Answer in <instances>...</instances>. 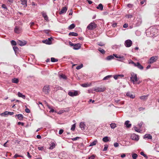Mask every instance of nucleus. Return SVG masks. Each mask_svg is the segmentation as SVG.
Listing matches in <instances>:
<instances>
[{"label": "nucleus", "mask_w": 159, "mask_h": 159, "mask_svg": "<svg viewBox=\"0 0 159 159\" xmlns=\"http://www.w3.org/2000/svg\"><path fill=\"white\" fill-rule=\"evenodd\" d=\"M131 76L130 77V80L132 82L133 84H135V82L138 81L137 75L134 73H131Z\"/></svg>", "instance_id": "nucleus-1"}, {"label": "nucleus", "mask_w": 159, "mask_h": 159, "mask_svg": "<svg viewBox=\"0 0 159 159\" xmlns=\"http://www.w3.org/2000/svg\"><path fill=\"white\" fill-rule=\"evenodd\" d=\"M97 24L94 22H91L87 27V29L90 30H94L97 27Z\"/></svg>", "instance_id": "nucleus-2"}, {"label": "nucleus", "mask_w": 159, "mask_h": 159, "mask_svg": "<svg viewBox=\"0 0 159 159\" xmlns=\"http://www.w3.org/2000/svg\"><path fill=\"white\" fill-rule=\"evenodd\" d=\"M158 58L157 56H153L151 57L148 61V64H152L155 62H156Z\"/></svg>", "instance_id": "nucleus-3"}, {"label": "nucleus", "mask_w": 159, "mask_h": 159, "mask_svg": "<svg viewBox=\"0 0 159 159\" xmlns=\"http://www.w3.org/2000/svg\"><path fill=\"white\" fill-rule=\"evenodd\" d=\"M79 92L78 91H75L74 92L70 91L68 93V94L71 97L76 96L79 94Z\"/></svg>", "instance_id": "nucleus-4"}, {"label": "nucleus", "mask_w": 159, "mask_h": 159, "mask_svg": "<svg viewBox=\"0 0 159 159\" xmlns=\"http://www.w3.org/2000/svg\"><path fill=\"white\" fill-rule=\"evenodd\" d=\"M106 89V88L104 87H97L96 88H93L94 91L98 92H103Z\"/></svg>", "instance_id": "nucleus-5"}, {"label": "nucleus", "mask_w": 159, "mask_h": 159, "mask_svg": "<svg viewBox=\"0 0 159 159\" xmlns=\"http://www.w3.org/2000/svg\"><path fill=\"white\" fill-rule=\"evenodd\" d=\"M132 44V41L130 39L127 40L125 42V46L126 47H130Z\"/></svg>", "instance_id": "nucleus-6"}, {"label": "nucleus", "mask_w": 159, "mask_h": 159, "mask_svg": "<svg viewBox=\"0 0 159 159\" xmlns=\"http://www.w3.org/2000/svg\"><path fill=\"white\" fill-rule=\"evenodd\" d=\"M49 85H46L43 87V91L45 94H47L49 93Z\"/></svg>", "instance_id": "nucleus-7"}, {"label": "nucleus", "mask_w": 159, "mask_h": 159, "mask_svg": "<svg viewBox=\"0 0 159 159\" xmlns=\"http://www.w3.org/2000/svg\"><path fill=\"white\" fill-rule=\"evenodd\" d=\"M52 38L51 37L48 38V39L43 40L42 42L47 44H52Z\"/></svg>", "instance_id": "nucleus-8"}, {"label": "nucleus", "mask_w": 159, "mask_h": 159, "mask_svg": "<svg viewBox=\"0 0 159 159\" xmlns=\"http://www.w3.org/2000/svg\"><path fill=\"white\" fill-rule=\"evenodd\" d=\"M130 137L133 140L138 141L139 139L138 136L135 134H132Z\"/></svg>", "instance_id": "nucleus-9"}, {"label": "nucleus", "mask_w": 159, "mask_h": 159, "mask_svg": "<svg viewBox=\"0 0 159 159\" xmlns=\"http://www.w3.org/2000/svg\"><path fill=\"white\" fill-rule=\"evenodd\" d=\"M14 30L15 33L19 34L21 32V30L20 27L16 26Z\"/></svg>", "instance_id": "nucleus-10"}, {"label": "nucleus", "mask_w": 159, "mask_h": 159, "mask_svg": "<svg viewBox=\"0 0 159 159\" xmlns=\"http://www.w3.org/2000/svg\"><path fill=\"white\" fill-rule=\"evenodd\" d=\"M27 43V42L25 41H21L20 40L17 41V43L20 46H23L25 45Z\"/></svg>", "instance_id": "nucleus-11"}, {"label": "nucleus", "mask_w": 159, "mask_h": 159, "mask_svg": "<svg viewBox=\"0 0 159 159\" xmlns=\"http://www.w3.org/2000/svg\"><path fill=\"white\" fill-rule=\"evenodd\" d=\"M42 14L43 17H44V20H46V21H48V16L46 15V13L44 11H43L42 12Z\"/></svg>", "instance_id": "nucleus-12"}, {"label": "nucleus", "mask_w": 159, "mask_h": 159, "mask_svg": "<svg viewBox=\"0 0 159 159\" xmlns=\"http://www.w3.org/2000/svg\"><path fill=\"white\" fill-rule=\"evenodd\" d=\"M67 10V8L66 7H63L61 11L59 12L60 14H62L65 13L66 12Z\"/></svg>", "instance_id": "nucleus-13"}, {"label": "nucleus", "mask_w": 159, "mask_h": 159, "mask_svg": "<svg viewBox=\"0 0 159 159\" xmlns=\"http://www.w3.org/2000/svg\"><path fill=\"white\" fill-rule=\"evenodd\" d=\"M81 47V44L79 43L76 44L74 45L73 48L75 50H78Z\"/></svg>", "instance_id": "nucleus-14"}, {"label": "nucleus", "mask_w": 159, "mask_h": 159, "mask_svg": "<svg viewBox=\"0 0 159 159\" xmlns=\"http://www.w3.org/2000/svg\"><path fill=\"white\" fill-rule=\"evenodd\" d=\"M135 67H137L140 70H143V67L138 62L136 63V66H135Z\"/></svg>", "instance_id": "nucleus-15"}, {"label": "nucleus", "mask_w": 159, "mask_h": 159, "mask_svg": "<svg viewBox=\"0 0 159 159\" xmlns=\"http://www.w3.org/2000/svg\"><path fill=\"white\" fill-rule=\"evenodd\" d=\"M124 76V75H114V78L115 80H116L120 78L123 77Z\"/></svg>", "instance_id": "nucleus-16"}, {"label": "nucleus", "mask_w": 159, "mask_h": 159, "mask_svg": "<svg viewBox=\"0 0 159 159\" xmlns=\"http://www.w3.org/2000/svg\"><path fill=\"white\" fill-rule=\"evenodd\" d=\"M17 116L18 119L20 120H22L24 116L23 115L21 114H19L18 115H16V116Z\"/></svg>", "instance_id": "nucleus-17"}, {"label": "nucleus", "mask_w": 159, "mask_h": 159, "mask_svg": "<svg viewBox=\"0 0 159 159\" xmlns=\"http://www.w3.org/2000/svg\"><path fill=\"white\" fill-rule=\"evenodd\" d=\"M152 135L150 134H146L145 135L144 137V139H152Z\"/></svg>", "instance_id": "nucleus-18"}, {"label": "nucleus", "mask_w": 159, "mask_h": 159, "mask_svg": "<svg viewBox=\"0 0 159 159\" xmlns=\"http://www.w3.org/2000/svg\"><path fill=\"white\" fill-rule=\"evenodd\" d=\"M17 95L19 97L22 98L24 99H25V95L22 94L20 92H18V93Z\"/></svg>", "instance_id": "nucleus-19"}, {"label": "nucleus", "mask_w": 159, "mask_h": 159, "mask_svg": "<svg viewBox=\"0 0 159 159\" xmlns=\"http://www.w3.org/2000/svg\"><path fill=\"white\" fill-rule=\"evenodd\" d=\"M69 35L70 36H77L78 35V34L76 33L71 32L69 34Z\"/></svg>", "instance_id": "nucleus-20"}, {"label": "nucleus", "mask_w": 159, "mask_h": 159, "mask_svg": "<svg viewBox=\"0 0 159 159\" xmlns=\"http://www.w3.org/2000/svg\"><path fill=\"white\" fill-rule=\"evenodd\" d=\"M20 1L21 2V4L25 5L24 7H26L27 6V5L26 0H20Z\"/></svg>", "instance_id": "nucleus-21"}, {"label": "nucleus", "mask_w": 159, "mask_h": 159, "mask_svg": "<svg viewBox=\"0 0 159 159\" xmlns=\"http://www.w3.org/2000/svg\"><path fill=\"white\" fill-rule=\"evenodd\" d=\"M80 126L82 129H84L85 128V125L84 123L81 122L80 124Z\"/></svg>", "instance_id": "nucleus-22"}, {"label": "nucleus", "mask_w": 159, "mask_h": 159, "mask_svg": "<svg viewBox=\"0 0 159 159\" xmlns=\"http://www.w3.org/2000/svg\"><path fill=\"white\" fill-rule=\"evenodd\" d=\"M126 95L132 98H134L135 97V96L133 94H131L129 92L126 93Z\"/></svg>", "instance_id": "nucleus-23"}, {"label": "nucleus", "mask_w": 159, "mask_h": 159, "mask_svg": "<svg viewBox=\"0 0 159 159\" xmlns=\"http://www.w3.org/2000/svg\"><path fill=\"white\" fill-rule=\"evenodd\" d=\"M11 82L13 83H18L19 82V80L17 78H14L12 79Z\"/></svg>", "instance_id": "nucleus-24"}, {"label": "nucleus", "mask_w": 159, "mask_h": 159, "mask_svg": "<svg viewBox=\"0 0 159 159\" xmlns=\"http://www.w3.org/2000/svg\"><path fill=\"white\" fill-rule=\"evenodd\" d=\"M96 8L97 9H100L101 11H102L103 10V5L101 3L99 4L98 6Z\"/></svg>", "instance_id": "nucleus-25"}, {"label": "nucleus", "mask_w": 159, "mask_h": 159, "mask_svg": "<svg viewBox=\"0 0 159 159\" xmlns=\"http://www.w3.org/2000/svg\"><path fill=\"white\" fill-rule=\"evenodd\" d=\"M129 120H127L125 122V125L127 128H130L131 126V125L130 124H129Z\"/></svg>", "instance_id": "nucleus-26"}, {"label": "nucleus", "mask_w": 159, "mask_h": 159, "mask_svg": "<svg viewBox=\"0 0 159 159\" xmlns=\"http://www.w3.org/2000/svg\"><path fill=\"white\" fill-rule=\"evenodd\" d=\"M102 141L105 142H107L109 141V138L107 136L104 137L102 139Z\"/></svg>", "instance_id": "nucleus-27"}, {"label": "nucleus", "mask_w": 159, "mask_h": 159, "mask_svg": "<svg viewBox=\"0 0 159 159\" xmlns=\"http://www.w3.org/2000/svg\"><path fill=\"white\" fill-rule=\"evenodd\" d=\"M75 27V25L74 24H72L70 25L68 28V29L69 30H71L74 29Z\"/></svg>", "instance_id": "nucleus-28"}, {"label": "nucleus", "mask_w": 159, "mask_h": 159, "mask_svg": "<svg viewBox=\"0 0 159 159\" xmlns=\"http://www.w3.org/2000/svg\"><path fill=\"white\" fill-rule=\"evenodd\" d=\"M98 143L97 140H95L92 142L90 144L89 146H92L96 145L97 143Z\"/></svg>", "instance_id": "nucleus-29"}, {"label": "nucleus", "mask_w": 159, "mask_h": 159, "mask_svg": "<svg viewBox=\"0 0 159 159\" xmlns=\"http://www.w3.org/2000/svg\"><path fill=\"white\" fill-rule=\"evenodd\" d=\"M148 95H145V96H141L140 97V98L141 100H145L147 99L148 98Z\"/></svg>", "instance_id": "nucleus-30"}, {"label": "nucleus", "mask_w": 159, "mask_h": 159, "mask_svg": "<svg viewBox=\"0 0 159 159\" xmlns=\"http://www.w3.org/2000/svg\"><path fill=\"white\" fill-rule=\"evenodd\" d=\"M114 58V57L113 56L110 55L107 57L106 59L108 60H109L113 59Z\"/></svg>", "instance_id": "nucleus-31"}, {"label": "nucleus", "mask_w": 159, "mask_h": 159, "mask_svg": "<svg viewBox=\"0 0 159 159\" xmlns=\"http://www.w3.org/2000/svg\"><path fill=\"white\" fill-rule=\"evenodd\" d=\"M55 143L52 142V143H51L50 147L49 148V149H53L55 147Z\"/></svg>", "instance_id": "nucleus-32"}, {"label": "nucleus", "mask_w": 159, "mask_h": 159, "mask_svg": "<svg viewBox=\"0 0 159 159\" xmlns=\"http://www.w3.org/2000/svg\"><path fill=\"white\" fill-rule=\"evenodd\" d=\"M110 126L112 129H114L116 127V124L114 123H111L110 125Z\"/></svg>", "instance_id": "nucleus-33"}, {"label": "nucleus", "mask_w": 159, "mask_h": 159, "mask_svg": "<svg viewBox=\"0 0 159 159\" xmlns=\"http://www.w3.org/2000/svg\"><path fill=\"white\" fill-rule=\"evenodd\" d=\"M129 64H132L134 66H136V63H134L133 61H132V60H131L129 61Z\"/></svg>", "instance_id": "nucleus-34"}, {"label": "nucleus", "mask_w": 159, "mask_h": 159, "mask_svg": "<svg viewBox=\"0 0 159 159\" xmlns=\"http://www.w3.org/2000/svg\"><path fill=\"white\" fill-rule=\"evenodd\" d=\"M112 75H107V76L105 77H104L103 78V80H106L108 79L111 78V77H112Z\"/></svg>", "instance_id": "nucleus-35"}, {"label": "nucleus", "mask_w": 159, "mask_h": 159, "mask_svg": "<svg viewBox=\"0 0 159 159\" xmlns=\"http://www.w3.org/2000/svg\"><path fill=\"white\" fill-rule=\"evenodd\" d=\"M98 51L102 54H104L105 53L104 50L103 49H102L101 48H100L98 49Z\"/></svg>", "instance_id": "nucleus-36"}, {"label": "nucleus", "mask_w": 159, "mask_h": 159, "mask_svg": "<svg viewBox=\"0 0 159 159\" xmlns=\"http://www.w3.org/2000/svg\"><path fill=\"white\" fill-rule=\"evenodd\" d=\"M113 56H115L116 58H121L123 60L124 59V57L123 56H118L117 55V54H113Z\"/></svg>", "instance_id": "nucleus-37"}, {"label": "nucleus", "mask_w": 159, "mask_h": 159, "mask_svg": "<svg viewBox=\"0 0 159 159\" xmlns=\"http://www.w3.org/2000/svg\"><path fill=\"white\" fill-rule=\"evenodd\" d=\"M59 77L60 79L62 78L64 79H66V76L63 74L60 75Z\"/></svg>", "instance_id": "nucleus-38"}, {"label": "nucleus", "mask_w": 159, "mask_h": 159, "mask_svg": "<svg viewBox=\"0 0 159 159\" xmlns=\"http://www.w3.org/2000/svg\"><path fill=\"white\" fill-rule=\"evenodd\" d=\"M51 61L52 62H57L58 61V60L57 59H56L54 57H52L51 59Z\"/></svg>", "instance_id": "nucleus-39"}, {"label": "nucleus", "mask_w": 159, "mask_h": 159, "mask_svg": "<svg viewBox=\"0 0 159 159\" xmlns=\"http://www.w3.org/2000/svg\"><path fill=\"white\" fill-rule=\"evenodd\" d=\"M8 111H6L3 113H2L1 114V115L2 116H5L7 115H8Z\"/></svg>", "instance_id": "nucleus-40"}, {"label": "nucleus", "mask_w": 159, "mask_h": 159, "mask_svg": "<svg viewBox=\"0 0 159 159\" xmlns=\"http://www.w3.org/2000/svg\"><path fill=\"white\" fill-rule=\"evenodd\" d=\"M138 157L136 153H133L132 154V157L133 159H136Z\"/></svg>", "instance_id": "nucleus-41"}, {"label": "nucleus", "mask_w": 159, "mask_h": 159, "mask_svg": "<svg viewBox=\"0 0 159 159\" xmlns=\"http://www.w3.org/2000/svg\"><path fill=\"white\" fill-rule=\"evenodd\" d=\"M81 86L84 87H87L89 86H90V85L88 84H82L81 85Z\"/></svg>", "instance_id": "nucleus-42"}, {"label": "nucleus", "mask_w": 159, "mask_h": 159, "mask_svg": "<svg viewBox=\"0 0 159 159\" xmlns=\"http://www.w3.org/2000/svg\"><path fill=\"white\" fill-rule=\"evenodd\" d=\"M13 49L15 53H16L19 50L18 48L16 46H14L13 47Z\"/></svg>", "instance_id": "nucleus-43"}, {"label": "nucleus", "mask_w": 159, "mask_h": 159, "mask_svg": "<svg viewBox=\"0 0 159 159\" xmlns=\"http://www.w3.org/2000/svg\"><path fill=\"white\" fill-rule=\"evenodd\" d=\"M11 43L12 45L15 46L16 45V43L14 40H12L11 41Z\"/></svg>", "instance_id": "nucleus-44"}, {"label": "nucleus", "mask_w": 159, "mask_h": 159, "mask_svg": "<svg viewBox=\"0 0 159 159\" xmlns=\"http://www.w3.org/2000/svg\"><path fill=\"white\" fill-rule=\"evenodd\" d=\"M75 124H74L72 125V126L71 128V130H72V131H74L75 129Z\"/></svg>", "instance_id": "nucleus-45"}, {"label": "nucleus", "mask_w": 159, "mask_h": 159, "mask_svg": "<svg viewBox=\"0 0 159 159\" xmlns=\"http://www.w3.org/2000/svg\"><path fill=\"white\" fill-rule=\"evenodd\" d=\"M83 66L82 64H81L80 66H78L76 67V69L77 70H79L82 68Z\"/></svg>", "instance_id": "nucleus-46"}, {"label": "nucleus", "mask_w": 159, "mask_h": 159, "mask_svg": "<svg viewBox=\"0 0 159 159\" xmlns=\"http://www.w3.org/2000/svg\"><path fill=\"white\" fill-rule=\"evenodd\" d=\"M108 146L107 145H105L104 148L103 149V151H107L108 148Z\"/></svg>", "instance_id": "nucleus-47"}, {"label": "nucleus", "mask_w": 159, "mask_h": 159, "mask_svg": "<svg viewBox=\"0 0 159 159\" xmlns=\"http://www.w3.org/2000/svg\"><path fill=\"white\" fill-rule=\"evenodd\" d=\"M95 157V155H93L89 157V159H94V158Z\"/></svg>", "instance_id": "nucleus-48"}, {"label": "nucleus", "mask_w": 159, "mask_h": 159, "mask_svg": "<svg viewBox=\"0 0 159 159\" xmlns=\"http://www.w3.org/2000/svg\"><path fill=\"white\" fill-rule=\"evenodd\" d=\"M114 146L115 147H117L119 146V144L118 143H115L114 144Z\"/></svg>", "instance_id": "nucleus-49"}, {"label": "nucleus", "mask_w": 159, "mask_h": 159, "mask_svg": "<svg viewBox=\"0 0 159 159\" xmlns=\"http://www.w3.org/2000/svg\"><path fill=\"white\" fill-rule=\"evenodd\" d=\"M2 7L5 9H7V8L6 6V5L4 4H2Z\"/></svg>", "instance_id": "nucleus-50"}, {"label": "nucleus", "mask_w": 159, "mask_h": 159, "mask_svg": "<svg viewBox=\"0 0 159 159\" xmlns=\"http://www.w3.org/2000/svg\"><path fill=\"white\" fill-rule=\"evenodd\" d=\"M38 148L39 150L42 151L43 150L44 148L43 147H38Z\"/></svg>", "instance_id": "nucleus-51"}, {"label": "nucleus", "mask_w": 159, "mask_h": 159, "mask_svg": "<svg viewBox=\"0 0 159 159\" xmlns=\"http://www.w3.org/2000/svg\"><path fill=\"white\" fill-rule=\"evenodd\" d=\"M63 131H64L63 129H60L59 131V134L60 135L61 134L63 133Z\"/></svg>", "instance_id": "nucleus-52"}, {"label": "nucleus", "mask_w": 159, "mask_h": 159, "mask_svg": "<svg viewBox=\"0 0 159 159\" xmlns=\"http://www.w3.org/2000/svg\"><path fill=\"white\" fill-rule=\"evenodd\" d=\"M21 157V156L17 154H16L14 156V158H16L17 157Z\"/></svg>", "instance_id": "nucleus-53"}, {"label": "nucleus", "mask_w": 159, "mask_h": 159, "mask_svg": "<svg viewBox=\"0 0 159 159\" xmlns=\"http://www.w3.org/2000/svg\"><path fill=\"white\" fill-rule=\"evenodd\" d=\"M80 138L78 137H76L73 138L72 139V140L73 141H75L77 140L78 139H79Z\"/></svg>", "instance_id": "nucleus-54"}, {"label": "nucleus", "mask_w": 159, "mask_h": 159, "mask_svg": "<svg viewBox=\"0 0 159 159\" xmlns=\"http://www.w3.org/2000/svg\"><path fill=\"white\" fill-rule=\"evenodd\" d=\"M134 129L135 131L137 132H139V129H138L136 127H134Z\"/></svg>", "instance_id": "nucleus-55"}, {"label": "nucleus", "mask_w": 159, "mask_h": 159, "mask_svg": "<svg viewBox=\"0 0 159 159\" xmlns=\"http://www.w3.org/2000/svg\"><path fill=\"white\" fill-rule=\"evenodd\" d=\"M25 111L27 113H29L30 112V110L28 108H26L25 109Z\"/></svg>", "instance_id": "nucleus-56"}, {"label": "nucleus", "mask_w": 159, "mask_h": 159, "mask_svg": "<svg viewBox=\"0 0 159 159\" xmlns=\"http://www.w3.org/2000/svg\"><path fill=\"white\" fill-rule=\"evenodd\" d=\"M38 105H39V104H40V105H41V106H39V107H40V108H42L43 107V105H42V102H39V103H38Z\"/></svg>", "instance_id": "nucleus-57"}, {"label": "nucleus", "mask_w": 159, "mask_h": 159, "mask_svg": "<svg viewBox=\"0 0 159 159\" xmlns=\"http://www.w3.org/2000/svg\"><path fill=\"white\" fill-rule=\"evenodd\" d=\"M24 123L23 122H18V125H22L23 126L24 125Z\"/></svg>", "instance_id": "nucleus-58"}, {"label": "nucleus", "mask_w": 159, "mask_h": 159, "mask_svg": "<svg viewBox=\"0 0 159 159\" xmlns=\"http://www.w3.org/2000/svg\"><path fill=\"white\" fill-rule=\"evenodd\" d=\"M127 6L130 8H132L133 7V5L129 4L127 5Z\"/></svg>", "instance_id": "nucleus-59"}, {"label": "nucleus", "mask_w": 159, "mask_h": 159, "mask_svg": "<svg viewBox=\"0 0 159 159\" xmlns=\"http://www.w3.org/2000/svg\"><path fill=\"white\" fill-rule=\"evenodd\" d=\"M27 156L29 158H31V156L30 155L29 152H27Z\"/></svg>", "instance_id": "nucleus-60"}, {"label": "nucleus", "mask_w": 159, "mask_h": 159, "mask_svg": "<svg viewBox=\"0 0 159 159\" xmlns=\"http://www.w3.org/2000/svg\"><path fill=\"white\" fill-rule=\"evenodd\" d=\"M128 25L127 24H125L123 26V27L124 28H126L128 27Z\"/></svg>", "instance_id": "nucleus-61"}, {"label": "nucleus", "mask_w": 159, "mask_h": 159, "mask_svg": "<svg viewBox=\"0 0 159 159\" xmlns=\"http://www.w3.org/2000/svg\"><path fill=\"white\" fill-rule=\"evenodd\" d=\"M69 44L71 46H73L74 45V44L72 42H71L70 41H69Z\"/></svg>", "instance_id": "nucleus-62"}, {"label": "nucleus", "mask_w": 159, "mask_h": 159, "mask_svg": "<svg viewBox=\"0 0 159 159\" xmlns=\"http://www.w3.org/2000/svg\"><path fill=\"white\" fill-rule=\"evenodd\" d=\"M87 1L89 4H91L93 3V2L90 0H87Z\"/></svg>", "instance_id": "nucleus-63"}, {"label": "nucleus", "mask_w": 159, "mask_h": 159, "mask_svg": "<svg viewBox=\"0 0 159 159\" xmlns=\"http://www.w3.org/2000/svg\"><path fill=\"white\" fill-rule=\"evenodd\" d=\"M44 32L45 33H46V34H49V31L48 30H44Z\"/></svg>", "instance_id": "nucleus-64"}]
</instances>
